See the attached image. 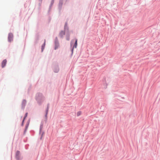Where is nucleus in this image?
<instances>
[{"mask_svg": "<svg viewBox=\"0 0 160 160\" xmlns=\"http://www.w3.org/2000/svg\"><path fill=\"white\" fill-rule=\"evenodd\" d=\"M102 84L103 86V88L105 89H106L107 88V85L108 84L106 82V78L104 77L102 79Z\"/></svg>", "mask_w": 160, "mask_h": 160, "instance_id": "nucleus-10", "label": "nucleus"}, {"mask_svg": "<svg viewBox=\"0 0 160 160\" xmlns=\"http://www.w3.org/2000/svg\"><path fill=\"white\" fill-rule=\"evenodd\" d=\"M51 68L53 71L54 73H58L59 72L60 68L58 63V62H53Z\"/></svg>", "mask_w": 160, "mask_h": 160, "instance_id": "nucleus-3", "label": "nucleus"}, {"mask_svg": "<svg viewBox=\"0 0 160 160\" xmlns=\"http://www.w3.org/2000/svg\"><path fill=\"white\" fill-rule=\"evenodd\" d=\"M40 2V3H39V6H40L41 5V3H42V0H38Z\"/></svg>", "mask_w": 160, "mask_h": 160, "instance_id": "nucleus-30", "label": "nucleus"}, {"mask_svg": "<svg viewBox=\"0 0 160 160\" xmlns=\"http://www.w3.org/2000/svg\"><path fill=\"white\" fill-rule=\"evenodd\" d=\"M30 133L32 136H33L34 134V131L33 130H31L30 131Z\"/></svg>", "mask_w": 160, "mask_h": 160, "instance_id": "nucleus-25", "label": "nucleus"}, {"mask_svg": "<svg viewBox=\"0 0 160 160\" xmlns=\"http://www.w3.org/2000/svg\"><path fill=\"white\" fill-rule=\"evenodd\" d=\"M63 0H59V3L58 6V8L59 11V13L60 15L61 14V10L62 8L63 4Z\"/></svg>", "mask_w": 160, "mask_h": 160, "instance_id": "nucleus-6", "label": "nucleus"}, {"mask_svg": "<svg viewBox=\"0 0 160 160\" xmlns=\"http://www.w3.org/2000/svg\"><path fill=\"white\" fill-rule=\"evenodd\" d=\"M28 115V113L27 112L25 113L24 116L23 118V119L25 120L26 118L27 117Z\"/></svg>", "mask_w": 160, "mask_h": 160, "instance_id": "nucleus-22", "label": "nucleus"}, {"mask_svg": "<svg viewBox=\"0 0 160 160\" xmlns=\"http://www.w3.org/2000/svg\"><path fill=\"white\" fill-rule=\"evenodd\" d=\"M63 30L65 31L66 32H69V28L68 25V23L67 22H65V23Z\"/></svg>", "mask_w": 160, "mask_h": 160, "instance_id": "nucleus-11", "label": "nucleus"}, {"mask_svg": "<svg viewBox=\"0 0 160 160\" xmlns=\"http://www.w3.org/2000/svg\"><path fill=\"white\" fill-rule=\"evenodd\" d=\"M74 40H74L72 39L70 42V48L71 52V56L73 54L74 48H76L78 46V39L76 38H75Z\"/></svg>", "mask_w": 160, "mask_h": 160, "instance_id": "nucleus-2", "label": "nucleus"}, {"mask_svg": "<svg viewBox=\"0 0 160 160\" xmlns=\"http://www.w3.org/2000/svg\"><path fill=\"white\" fill-rule=\"evenodd\" d=\"M51 17L50 16H49L48 17V22H50L51 21Z\"/></svg>", "mask_w": 160, "mask_h": 160, "instance_id": "nucleus-29", "label": "nucleus"}, {"mask_svg": "<svg viewBox=\"0 0 160 160\" xmlns=\"http://www.w3.org/2000/svg\"><path fill=\"white\" fill-rule=\"evenodd\" d=\"M54 43L55 44L54 49L56 50L58 49L59 46L58 40L57 37H56L55 38Z\"/></svg>", "mask_w": 160, "mask_h": 160, "instance_id": "nucleus-7", "label": "nucleus"}, {"mask_svg": "<svg viewBox=\"0 0 160 160\" xmlns=\"http://www.w3.org/2000/svg\"><path fill=\"white\" fill-rule=\"evenodd\" d=\"M54 0H51V3H50V5L49 7L50 9H51V7L52 6V5L53 4L54 2Z\"/></svg>", "mask_w": 160, "mask_h": 160, "instance_id": "nucleus-19", "label": "nucleus"}, {"mask_svg": "<svg viewBox=\"0 0 160 160\" xmlns=\"http://www.w3.org/2000/svg\"><path fill=\"white\" fill-rule=\"evenodd\" d=\"M82 113V112L81 111H79L77 112V117L80 116Z\"/></svg>", "mask_w": 160, "mask_h": 160, "instance_id": "nucleus-21", "label": "nucleus"}, {"mask_svg": "<svg viewBox=\"0 0 160 160\" xmlns=\"http://www.w3.org/2000/svg\"><path fill=\"white\" fill-rule=\"evenodd\" d=\"M43 123L42 122L41 123V124L40 125V128H39V134L40 135V137L39 138V139L40 140H42L43 136L44 134V132H42V128H43Z\"/></svg>", "mask_w": 160, "mask_h": 160, "instance_id": "nucleus-4", "label": "nucleus"}, {"mask_svg": "<svg viewBox=\"0 0 160 160\" xmlns=\"http://www.w3.org/2000/svg\"><path fill=\"white\" fill-rule=\"evenodd\" d=\"M7 62V60L6 59H4L2 62L1 67L2 68H3L5 67L6 66Z\"/></svg>", "mask_w": 160, "mask_h": 160, "instance_id": "nucleus-14", "label": "nucleus"}, {"mask_svg": "<svg viewBox=\"0 0 160 160\" xmlns=\"http://www.w3.org/2000/svg\"><path fill=\"white\" fill-rule=\"evenodd\" d=\"M28 138L27 137H26V139H24L23 140V142H27V140H28Z\"/></svg>", "mask_w": 160, "mask_h": 160, "instance_id": "nucleus-27", "label": "nucleus"}, {"mask_svg": "<svg viewBox=\"0 0 160 160\" xmlns=\"http://www.w3.org/2000/svg\"><path fill=\"white\" fill-rule=\"evenodd\" d=\"M50 106V104L49 103H48L47 105V107L46 108L45 110V117L46 120H47L48 118V112L49 111V108Z\"/></svg>", "mask_w": 160, "mask_h": 160, "instance_id": "nucleus-8", "label": "nucleus"}, {"mask_svg": "<svg viewBox=\"0 0 160 160\" xmlns=\"http://www.w3.org/2000/svg\"><path fill=\"white\" fill-rule=\"evenodd\" d=\"M46 45V40H44V43L41 46V52H42L43 51L44 49L45 48V46Z\"/></svg>", "mask_w": 160, "mask_h": 160, "instance_id": "nucleus-16", "label": "nucleus"}, {"mask_svg": "<svg viewBox=\"0 0 160 160\" xmlns=\"http://www.w3.org/2000/svg\"><path fill=\"white\" fill-rule=\"evenodd\" d=\"M15 158L16 160H22V157H21L20 155V152L19 150H17L15 153Z\"/></svg>", "mask_w": 160, "mask_h": 160, "instance_id": "nucleus-5", "label": "nucleus"}, {"mask_svg": "<svg viewBox=\"0 0 160 160\" xmlns=\"http://www.w3.org/2000/svg\"><path fill=\"white\" fill-rule=\"evenodd\" d=\"M29 146V144H27L25 145V148L26 149H28Z\"/></svg>", "mask_w": 160, "mask_h": 160, "instance_id": "nucleus-26", "label": "nucleus"}, {"mask_svg": "<svg viewBox=\"0 0 160 160\" xmlns=\"http://www.w3.org/2000/svg\"><path fill=\"white\" fill-rule=\"evenodd\" d=\"M35 98L39 106H41L42 105L45 99V97L43 94L40 92L36 93Z\"/></svg>", "mask_w": 160, "mask_h": 160, "instance_id": "nucleus-1", "label": "nucleus"}, {"mask_svg": "<svg viewBox=\"0 0 160 160\" xmlns=\"http://www.w3.org/2000/svg\"><path fill=\"white\" fill-rule=\"evenodd\" d=\"M13 39V34L12 32L8 33V41L9 42H11Z\"/></svg>", "mask_w": 160, "mask_h": 160, "instance_id": "nucleus-9", "label": "nucleus"}, {"mask_svg": "<svg viewBox=\"0 0 160 160\" xmlns=\"http://www.w3.org/2000/svg\"><path fill=\"white\" fill-rule=\"evenodd\" d=\"M32 85L31 84H30V85H29V87L28 88V93L31 90V88H32Z\"/></svg>", "mask_w": 160, "mask_h": 160, "instance_id": "nucleus-20", "label": "nucleus"}, {"mask_svg": "<svg viewBox=\"0 0 160 160\" xmlns=\"http://www.w3.org/2000/svg\"><path fill=\"white\" fill-rule=\"evenodd\" d=\"M50 9H50V8H49V9L48 10V13H47V14L49 16L50 15V13H49V12L50 11Z\"/></svg>", "mask_w": 160, "mask_h": 160, "instance_id": "nucleus-28", "label": "nucleus"}, {"mask_svg": "<svg viewBox=\"0 0 160 160\" xmlns=\"http://www.w3.org/2000/svg\"><path fill=\"white\" fill-rule=\"evenodd\" d=\"M70 34L69 32H66V39L68 41H69L70 40Z\"/></svg>", "mask_w": 160, "mask_h": 160, "instance_id": "nucleus-17", "label": "nucleus"}, {"mask_svg": "<svg viewBox=\"0 0 160 160\" xmlns=\"http://www.w3.org/2000/svg\"><path fill=\"white\" fill-rule=\"evenodd\" d=\"M26 100L24 99L23 100L22 102V107L21 108L22 109L24 110L25 108V107L26 105Z\"/></svg>", "mask_w": 160, "mask_h": 160, "instance_id": "nucleus-12", "label": "nucleus"}, {"mask_svg": "<svg viewBox=\"0 0 160 160\" xmlns=\"http://www.w3.org/2000/svg\"><path fill=\"white\" fill-rule=\"evenodd\" d=\"M39 39V34L38 33H37L36 34L35 36V43H36L38 42V41Z\"/></svg>", "mask_w": 160, "mask_h": 160, "instance_id": "nucleus-15", "label": "nucleus"}, {"mask_svg": "<svg viewBox=\"0 0 160 160\" xmlns=\"http://www.w3.org/2000/svg\"><path fill=\"white\" fill-rule=\"evenodd\" d=\"M67 0H66V2H67Z\"/></svg>", "mask_w": 160, "mask_h": 160, "instance_id": "nucleus-32", "label": "nucleus"}, {"mask_svg": "<svg viewBox=\"0 0 160 160\" xmlns=\"http://www.w3.org/2000/svg\"><path fill=\"white\" fill-rule=\"evenodd\" d=\"M27 130H28V129H26L25 128H24V132H23V136H24L26 134V133L27 131Z\"/></svg>", "mask_w": 160, "mask_h": 160, "instance_id": "nucleus-23", "label": "nucleus"}, {"mask_svg": "<svg viewBox=\"0 0 160 160\" xmlns=\"http://www.w3.org/2000/svg\"><path fill=\"white\" fill-rule=\"evenodd\" d=\"M66 32L64 30L61 31L59 33V35L61 38H63V36L65 34Z\"/></svg>", "mask_w": 160, "mask_h": 160, "instance_id": "nucleus-13", "label": "nucleus"}, {"mask_svg": "<svg viewBox=\"0 0 160 160\" xmlns=\"http://www.w3.org/2000/svg\"><path fill=\"white\" fill-rule=\"evenodd\" d=\"M124 98V97H122L121 98V99H120L119 100L121 101H123V100L122 99H123Z\"/></svg>", "mask_w": 160, "mask_h": 160, "instance_id": "nucleus-31", "label": "nucleus"}, {"mask_svg": "<svg viewBox=\"0 0 160 160\" xmlns=\"http://www.w3.org/2000/svg\"><path fill=\"white\" fill-rule=\"evenodd\" d=\"M30 119L29 118L28 120V121H27V123L25 125V128H26L27 129H28V128L29 126V124L30 123Z\"/></svg>", "mask_w": 160, "mask_h": 160, "instance_id": "nucleus-18", "label": "nucleus"}, {"mask_svg": "<svg viewBox=\"0 0 160 160\" xmlns=\"http://www.w3.org/2000/svg\"><path fill=\"white\" fill-rule=\"evenodd\" d=\"M25 121V120L22 119L21 124V126L22 127L23 126Z\"/></svg>", "mask_w": 160, "mask_h": 160, "instance_id": "nucleus-24", "label": "nucleus"}]
</instances>
